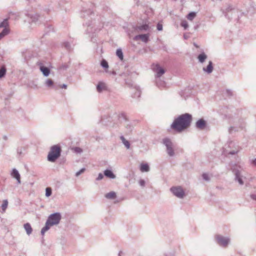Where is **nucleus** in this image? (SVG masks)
Returning a JSON list of instances; mask_svg holds the SVG:
<instances>
[{"label":"nucleus","mask_w":256,"mask_h":256,"mask_svg":"<svg viewBox=\"0 0 256 256\" xmlns=\"http://www.w3.org/2000/svg\"><path fill=\"white\" fill-rule=\"evenodd\" d=\"M192 121V116L188 113L180 115L175 118L171 124V128L177 132H180L188 128Z\"/></svg>","instance_id":"obj_1"},{"label":"nucleus","mask_w":256,"mask_h":256,"mask_svg":"<svg viewBox=\"0 0 256 256\" xmlns=\"http://www.w3.org/2000/svg\"><path fill=\"white\" fill-rule=\"evenodd\" d=\"M230 170L234 176V181L238 182L240 185L242 186L244 183V180L246 178V172L244 164L239 162L232 164L230 166Z\"/></svg>","instance_id":"obj_2"},{"label":"nucleus","mask_w":256,"mask_h":256,"mask_svg":"<svg viewBox=\"0 0 256 256\" xmlns=\"http://www.w3.org/2000/svg\"><path fill=\"white\" fill-rule=\"evenodd\" d=\"M62 219V215L60 212H55L50 214L46 222L45 226L41 230V234L44 235L50 226L58 225Z\"/></svg>","instance_id":"obj_3"},{"label":"nucleus","mask_w":256,"mask_h":256,"mask_svg":"<svg viewBox=\"0 0 256 256\" xmlns=\"http://www.w3.org/2000/svg\"><path fill=\"white\" fill-rule=\"evenodd\" d=\"M61 150L57 145L51 147L48 155V160L50 162H54L60 156Z\"/></svg>","instance_id":"obj_4"},{"label":"nucleus","mask_w":256,"mask_h":256,"mask_svg":"<svg viewBox=\"0 0 256 256\" xmlns=\"http://www.w3.org/2000/svg\"><path fill=\"white\" fill-rule=\"evenodd\" d=\"M224 148L226 154L232 155L238 154L240 150L239 146L233 142H230Z\"/></svg>","instance_id":"obj_5"},{"label":"nucleus","mask_w":256,"mask_h":256,"mask_svg":"<svg viewBox=\"0 0 256 256\" xmlns=\"http://www.w3.org/2000/svg\"><path fill=\"white\" fill-rule=\"evenodd\" d=\"M162 144L166 146V152L170 156H174V144L172 141L169 138H166L162 140Z\"/></svg>","instance_id":"obj_6"},{"label":"nucleus","mask_w":256,"mask_h":256,"mask_svg":"<svg viewBox=\"0 0 256 256\" xmlns=\"http://www.w3.org/2000/svg\"><path fill=\"white\" fill-rule=\"evenodd\" d=\"M170 190L174 196L179 198H183L185 196L184 191L180 186H172Z\"/></svg>","instance_id":"obj_7"},{"label":"nucleus","mask_w":256,"mask_h":256,"mask_svg":"<svg viewBox=\"0 0 256 256\" xmlns=\"http://www.w3.org/2000/svg\"><path fill=\"white\" fill-rule=\"evenodd\" d=\"M216 238L218 244L223 247H226L230 242V238L221 235H217Z\"/></svg>","instance_id":"obj_8"},{"label":"nucleus","mask_w":256,"mask_h":256,"mask_svg":"<svg viewBox=\"0 0 256 256\" xmlns=\"http://www.w3.org/2000/svg\"><path fill=\"white\" fill-rule=\"evenodd\" d=\"M153 70L156 72V78H159L160 77L165 73V70L161 67L158 64H156L152 68Z\"/></svg>","instance_id":"obj_9"},{"label":"nucleus","mask_w":256,"mask_h":256,"mask_svg":"<svg viewBox=\"0 0 256 256\" xmlns=\"http://www.w3.org/2000/svg\"><path fill=\"white\" fill-rule=\"evenodd\" d=\"M149 34H138L137 36H136L134 39L135 40H141L142 42L146 43L148 40H149Z\"/></svg>","instance_id":"obj_10"},{"label":"nucleus","mask_w":256,"mask_h":256,"mask_svg":"<svg viewBox=\"0 0 256 256\" xmlns=\"http://www.w3.org/2000/svg\"><path fill=\"white\" fill-rule=\"evenodd\" d=\"M44 84L48 88H53L55 90H57L58 88V86L54 84L53 80L51 79H46Z\"/></svg>","instance_id":"obj_11"},{"label":"nucleus","mask_w":256,"mask_h":256,"mask_svg":"<svg viewBox=\"0 0 256 256\" xmlns=\"http://www.w3.org/2000/svg\"><path fill=\"white\" fill-rule=\"evenodd\" d=\"M206 126V122L202 118L198 120L196 123V127L200 130H204Z\"/></svg>","instance_id":"obj_12"},{"label":"nucleus","mask_w":256,"mask_h":256,"mask_svg":"<svg viewBox=\"0 0 256 256\" xmlns=\"http://www.w3.org/2000/svg\"><path fill=\"white\" fill-rule=\"evenodd\" d=\"M11 175L13 178L16 180L18 184H20L21 183L20 176L18 170L14 168L11 173Z\"/></svg>","instance_id":"obj_13"},{"label":"nucleus","mask_w":256,"mask_h":256,"mask_svg":"<svg viewBox=\"0 0 256 256\" xmlns=\"http://www.w3.org/2000/svg\"><path fill=\"white\" fill-rule=\"evenodd\" d=\"M149 26L147 24H144L140 26H137L135 28V30L137 32H141L142 31H146L148 30Z\"/></svg>","instance_id":"obj_14"},{"label":"nucleus","mask_w":256,"mask_h":256,"mask_svg":"<svg viewBox=\"0 0 256 256\" xmlns=\"http://www.w3.org/2000/svg\"><path fill=\"white\" fill-rule=\"evenodd\" d=\"M202 70L204 72L208 73V74H210L212 72L213 70V66H212V61H209L208 64L206 68H203Z\"/></svg>","instance_id":"obj_15"},{"label":"nucleus","mask_w":256,"mask_h":256,"mask_svg":"<svg viewBox=\"0 0 256 256\" xmlns=\"http://www.w3.org/2000/svg\"><path fill=\"white\" fill-rule=\"evenodd\" d=\"M40 69L44 76H48L50 74V70L47 67L44 66H40Z\"/></svg>","instance_id":"obj_16"},{"label":"nucleus","mask_w":256,"mask_h":256,"mask_svg":"<svg viewBox=\"0 0 256 256\" xmlns=\"http://www.w3.org/2000/svg\"><path fill=\"white\" fill-rule=\"evenodd\" d=\"M106 90V84L103 82H99L96 86V90L98 92H101L104 90Z\"/></svg>","instance_id":"obj_17"},{"label":"nucleus","mask_w":256,"mask_h":256,"mask_svg":"<svg viewBox=\"0 0 256 256\" xmlns=\"http://www.w3.org/2000/svg\"><path fill=\"white\" fill-rule=\"evenodd\" d=\"M24 228L28 235L30 236L32 233V229L29 223L24 224Z\"/></svg>","instance_id":"obj_18"},{"label":"nucleus","mask_w":256,"mask_h":256,"mask_svg":"<svg viewBox=\"0 0 256 256\" xmlns=\"http://www.w3.org/2000/svg\"><path fill=\"white\" fill-rule=\"evenodd\" d=\"M104 174L106 176L110 178L114 179L116 178V176L110 170H106L104 171Z\"/></svg>","instance_id":"obj_19"},{"label":"nucleus","mask_w":256,"mask_h":256,"mask_svg":"<svg viewBox=\"0 0 256 256\" xmlns=\"http://www.w3.org/2000/svg\"><path fill=\"white\" fill-rule=\"evenodd\" d=\"M27 16L30 18L32 22H36L38 20L40 17L39 15L37 14H28Z\"/></svg>","instance_id":"obj_20"},{"label":"nucleus","mask_w":256,"mask_h":256,"mask_svg":"<svg viewBox=\"0 0 256 256\" xmlns=\"http://www.w3.org/2000/svg\"><path fill=\"white\" fill-rule=\"evenodd\" d=\"M140 170L142 172H148L150 170L149 166L147 164H142Z\"/></svg>","instance_id":"obj_21"},{"label":"nucleus","mask_w":256,"mask_h":256,"mask_svg":"<svg viewBox=\"0 0 256 256\" xmlns=\"http://www.w3.org/2000/svg\"><path fill=\"white\" fill-rule=\"evenodd\" d=\"M206 58L207 56L204 52L200 54L198 56V62L200 63H203Z\"/></svg>","instance_id":"obj_22"},{"label":"nucleus","mask_w":256,"mask_h":256,"mask_svg":"<svg viewBox=\"0 0 256 256\" xmlns=\"http://www.w3.org/2000/svg\"><path fill=\"white\" fill-rule=\"evenodd\" d=\"M120 139L121 140L122 144L124 145L127 149H129L130 148V144L128 140H126L124 136H120Z\"/></svg>","instance_id":"obj_23"},{"label":"nucleus","mask_w":256,"mask_h":256,"mask_svg":"<svg viewBox=\"0 0 256 256\" xmlns=\"http://www.w3.org/2000/svg\"><path fill=\"white\" fill-rule=\"evenodd\" d=\"M105 197L110 200H112L116 198V193L114 192H110L105 195Z\"/></svg>","instance_id":"obj_24"},{"label":"nucleus","mask_w":256,"mask_h":256,"mask_svg":"<svg viewBox=\"0 0 256 256\" xmlns=\"http://www.w3.org/2000/svg\"><path fill=\"white\" fill-rule=\"evenodd\" d=\"M8 18L4 19L0 24V28H3L4 29H9L8 28Z\"/></svg>","instance_id":"obj_25"},{"label":"nucleus","mask_w":256,"mask_h":256,"mask_svg":"<svg viewBox=\"0 0 256 256\" xmlns=\"http://www.w3.org/2000/svg\"><path fill=\"white\" fill-rule=\"evenodd\" d=\"M156 86L160 88L165 87V86H166L165 82L164 81L161 80L160 79V78H156Z\"/></svg>","instance_id":"obj_26"},{"label":"nucleus","mask_w":256,"mask_h":256,"mask_svg":"<svg viewBox=\"0 0 256 256\" xmlns=\"http://www.w3.org/2000/svg\"><path fill=\"white\" fill-rule=\"evenodd\" d=\"M10 32L9 29H3L2 31L0 32V40H2L4 36L8 35Z\"/></svg>","instance_id":"obj_27"},{"label":"nucleus","mask_w":256,"mask_h":256,"mask_svg":"<svg viewBox=\"0 0 256 256\" xmlns=\"http://www.w3.org/2000/svg\"><path fill=\"white\" fill-rule=\"evenodd\" d=\"M6 68L4 66H2L0 68V78H3L6 75Z\"/></svg>","instance_id":"obj_28"},{"label":"nucleus","mask_w":256,"mask_h":256,"mask_svg":"<svg viewBox=\"0 0 256 256\" xmlns=\"http://www.w3.org/2000/svg\"><path fill=\"white\" fill-rule=\"evenodd\" d=\"M116 54L117 56L120 60H123L124 59V56H123V52L121 49L118 48L116 50Z\"/></svg>","instance_id":"obj_29"},{"label":"nucleus","mask_w":256,"mask_h":256,"mask_svg":"<svg viewBox=\"0 0 256 256\" xmlns=\"http://www.w3.org/2000/svg\"><path fill=\"white\" fill-rule=\"evenodd\" d=\"M8 206V201L7 200H4L2 202V208L3 212H5L7 207Z\"/></svg>","instance_id":"obj_30"},{"label":"nucleus","mask_w":256,"mask_h":256,"mask_svg":"<svg viewBox=\"0 0 256 256\" xmlns=\"http://www.w3.org/2000/svg\"><path fill=\"white\" fill-rule=\"evenodd\" d=\"M196 16V12H191L188 14L187 16V18L188 20H192Z\"/></svg>","instance_id":"obj_31"},{"label":"nucleus","mask_w":256,"mask_h":256,"mask_svg":"<svg viewBox=\"0 0 256 256\" xmlns=\"http://www.w3.org/2000/svg\"><path fill=\"white\" fill-rule=\"evenodd\" d=\"M101 66L104 68H108V62L104 59H103L100 62Z\"/></svg>","instance_id":"obj_32"},{"label":"nucleus","mask_w":256,"mask_h":256,"mask_svg":"<svg viewBox=\"0 0 256 256\" xmlns=\"http://www.w3.org/2000/svg\"><path fill=\"white\" fill-rule=\"evenodd\" d=\"M180 26L183 27L184 30H186L188 27V23L186 20H183L182 21Z\"/></svg>","instance_id":"obj_33"},{"label":"nucleus","mask_w":256,"mask_h":256,"mask_svg":"<svg viewBox=\"0 0 256 256\" xmlns=\"http://www.w3.org/2000/svg\"><path fill=\"white\" fill-rule=\"evenodd\" d=\"M52 193V188H46V196L48 197L51 196Z\"/></svg>","instance_id":"obj_34"},{"label":"nucleus","mask_w":256,"mask_h":256,"mask_svg":"<svg viewBox=\"0 0 256 256\" xmlns=\"http://www.w3.org/2000/svg\"><path fill=\"white\" fill-rule=\"evenodd\" d=\"M73 151L76 154H80L82 152V150L79 147H74L72 148Z\"/></svg>","instance_id":"obj_35"},{"label":"nucleus","mask_w":256,"mask_h":256,"mask_svg":"<svg viewBox=\"0 0 256 256\" xmlns=\"http://www.w3.org/2000/svg\"><path fill=\"white\" fill-rule=\"evenodd\" d=\"M202 177L203 179L206 181H209L210 180L208 174L206 173H204L202 174Z\"/></svg>","instance_id":"obj_36"},{"label":"nucleus","mask_w":256,"mask_h":256,"mask_svg":"<svg viewBox=\"0 0 256 256\" xmlns=\"http://www.w3.org/2000/svg\"><path fill=\"white\" fill-rule=\"evenodd\" d=\"M138 184L142 188L146 186V182L144 180L140 179L138 180Z\"/></svg>","instance_id":"obj_37"},{"label":"nucleus","mask_w":256,"mask_h":256,"mask_svg":"<svg viewBox=\"0 0 256 256\" xmlns=\"http://www.w3.org/2000/svg\"><path fill=\"white\" fill-rule=\"evenodd\" d=\"M86 170V168H81L80 170H78V172H77L76 173V176H78L82 174L83 172H84Z\"/></svg>","instance_id":"obj_38"},{"label":"nucleus","mask_w":256,"mask_h":256,"mask_svg":"<svg viewBox=\"0 0 256 256\" xmlns=\"http://www.w3.org/2000/svg\"><path fill=\"white\" fill-rule=\"evenodd\" d=\"M233 131H234V132H236V131H238V130L236 129L235 127L234 126H230L229 129H228V132L230 134H232V132Z\"/></svg>","instance_id":"obj_39"},{"label":"nucleus","mask_w":256,"mask_h":256,"mask_svg":"<svg viewBox=\"0 0 256 256\" xmlns=\"http://www.w3.org/2000/svg\"><path fill=\"white\" fill-rule=\"evenodd\" d=\"M250 162L252 166L256 167V158L250 160Z\"/></svg>","instance_id":"obj_40"},{"label":"nucleus","mask_w":256,"mask_h":256,"mask_svg":"<svg viewBox=\"0 0 256 256\" xmlns=\"http://www.w3.org/2000/svg\"><path fill=\"white\" fill-rule=\"evenodd\" d=\"M86 24L87 26H88V28L87 30H86V32L88 33H90L92 32V28H90V24H89V23H86Z\"/></svg>","instance_id":"obj_41"},{"label":"nucleus","mask_w":256,"mask_h":256,"mask_svg":"<svg viewBox=\"0 0 256 256\" xmlns=\"http://www.w3.org/2000/svg\"><path fill=\"white\" fill-rule=\"evenodd\" d=\"M104 178V176L102 173H100L98 175V176L96 178V180H102Z\"/></svg>","instance_id":"obj_42"},{"label":"nucleus","mask_w":256,"mask_h":256,"mask_svg":"<svg viewBox=\"0 0 256 256\" xmlns=\"http://www.w3.org/2000/svg\"><path fill=\"white\" fill-rule=\"evenodd\" d=\"M92 14V12H90V10L84 12H83V14H82V16L84 17H85L86 16V15H88L89 14Z\"/></svg>","instance_id":"obj_43"},{"label":"nucleus","mask_w":256,"mask_h":256,"mask_svg":"<svg viewBox=\"0 0 256 256\" xmlns=\"http://www.w3.org/2000/svg\"><path fill=\"white\" fill-rule=\"evenodd\" d=\"M64 47L67 49V50H70V44L69 42H66L64 43Z\"/></svg>","instance_id":"obj_44"},{"label":"nucleus","mask_w":256,"mask_h":256,"mask_svg":"<svg viewBox=\"0 0 256 256\" xmlns=\"http://www.w3.org/2000/svg\"><path fill=\"white\" fill-rule=\"evenodd\" d=\"M250 198L252 200L256 201V194H250Z\"/></svg>","instance_id":"obj_45"},{"label":"nucleus","mask_w":256,"mask_h":256,"mask_svg":"<svg viewBox=\"0 0 256 256\" xmlns=\"http://www.w3.org/2000/svg\"><path fill=\"white\" fill-rule=\"evenodd\" d=\"M157 30H162V26L160 24H157Z\"/></svg>","instance_id":"obj_46"},{"label":"nucleus","mask_w":256,"mask_h":256,"mask_svg":"<svg viewBox=\"0 0 256 256\" xmlns=\"http://www.w3.org/2000/svg\"><path fill=\"white\" fill-rule=\"evenodd\" d=\"M68 68V66L67 64H62L60 66V68L62 70H66Z\"/></svg>","instance_id":"obj_47"},{"label":"nucleus","mask_w":256,"mask_h":256,"mask_svg":"<svg viewBox=\"0 0 256 256\" xmlns=\"http://www.w3.org/2000/svg\"><path fill=\"white\" fill-rule=\"evenodd\" d=\"M228 10H229V8H228L227 12H226V14H225V16L226 17H228V18H229V15L230 14V12Z\"/></svg>","instance_id":"obj_48"},{"label":"nucleus","mask_w":256,"mask_h":256,"mask_svg":"<svg viewBox=\"0 0 256 256\" xmlns=\"http://www.w3.org/2000/svg\"><path fill=\"white\" fill-rule=\"evenodd\" d=\"M140 92L139 90H138L136 94H135V96H138V97H139L140 96Z\"/></svg>","instance_id":"obj_49"},{"label":"nucleus","mask_w":256,"mask_h":256,"mask_svg":"<svg viewBox=\"0 0 256 256\" xmlns=\"http://www.w3.org/2000/svg\"><path fill=\"white\" fill-rule=\"evenodd\" d=\"M230 10L232 11V12H231V13H232V14H236V12H237L236 10H232V9H230Z\"/></svg>","instance_id":"obj_50"},{"label":"nucleus","mask_w":256,"mask_h":256,"mask_svg":"<svg viewBox=\"0 0 256 256\" xmlns=\"http://www.w3.org/2000/svg\"><path fill=\"white\" fill-rule=\"evenodd\" d=\"M62 88H67V85L66 84H63L60 86Z\"/></svg>","instance_id":"obj_51"},{"label":"nucleus","mask_w":256,"mask_h":256,"mask_svg":"<svg viewBox=\"0 0 256 256\" xmlns=\"http://www.w3.org/2000/svg\"><path fill=\"white\" fill-rule=\"evenodd\" d=\"M226 92H227L228 94L230 95V96L232 95V92L231 90H227Z\"/></svg>","instance_id":"obj_52"},{"label":"nucleus","mask_w":256,"mask_h":256,"mask_svg":"<svg viewBox=\"0 0 256 256\" xmlns=\"http://www.w3.org/2000/svg\"><path fill=\"white\" fill-rule=\"evenodd\" d=\"M110 74H112V75H116V72L114 70H112V72H110Z\"/></svg>","instance_id":"obj_53"},{"label":"nucleus","mask_w":256,"mask_h":256,"mask_svg":"<svg viewBox=\"0 0 256 256\" xmlns=\"http://www.w3.org/2000/svg\"><path fill=\"white\" fill-rule=\"evenodd\" d=\"M122 254H123L122 252V251H120L119 253L118 254V256H122Z\"/></svg>","instance_id":"obj_54"},{"label":"nucleus","mask_w":256,"mask_h":256,"mask_svg":"<svg viewBox=\"0 0 256 256\" xmlns=\"http://www.w3.org/2000/svg\"><path fill=\"white\" fill-rule=\"evenodd\" d=\"M131 126L128 124L126 126L127 128H128L130 130H131Z\"/></svg>","instance_id":"obj_55"},{"label":"nucleus","mask_w":256,"mask_h":256,"mask_svg":"<svg viewBox=\"0 0 256 256\" xmlns=\"http://www.w3.org/2000/svg\"><path fill=\"white\" fill-rule=\"evenodd\" d=\"M184 39H187L188 38V36H186V34H184Z\"/></svg>","instance_id":"obj_56"}]
</instances>
